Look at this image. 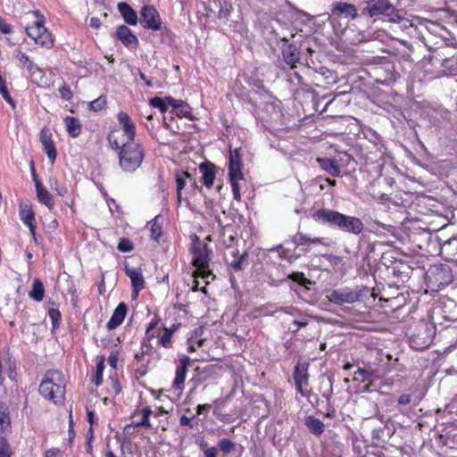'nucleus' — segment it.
I'll return each mask as SVG.
<instances>
[{
    "instance_id": "f257e3e1",
    "label": "nucleus",
    "mask_w": 457,
    "mask_h": 457,
    "mask_svg": "<svg viewBox=\"0 0 457 457\" xmlns=\"http://www.w3.org/2000/svg\"><path fill=\"white\" fill-rule=\"evenodd\" d=\"M120 132L112 130L107 140L112 149L119 150V163L126 172L137 170L145 158V151L139 141H125L119 139Z\"/></svg>"
},
{
    "instance_id": "f03ea898",
    "label": "nucleus",
    "mask_w": 457,
    "mask_h": 457,
    "mask_svg": "<svg viewBox=\"0 0 457 457\" xmlns=\"http://www.w3.org/2000/svg\"><path fill=\"white\" fill-rule=\"evenodd\" d=\"M312 218L319 223L337 228L347 234L360 235L364 229V224L360 218L330 209H319L313 212Z\"/></svg>"
},
{
    "instance_id": "7ed1b4c3",
    "label": "nucleus",
    "mask_w": 457,
    "mask_h": 457,
    "mask_svg": "<svg viewBox=\"0 0 457 457\" xmlns=\"http://www.w3.org/2000/svg\"><path fill=\"white\" fill-rule=\"evenodd\" d=\"M39 394L54 403H62L65 394V380L59 370H49L39 386Z\"/></svg>"
},
{
    "instance_id": "20e7f679",
    "label": "nucleus",
    "mask_w": 457,
    "mask_h": 457,
    "mask_svg": "<svg viewBox=\"0 0 457 457\" xmlns=\"http://www.w3.org/2000/svg\"><path fill=\"white\" fill-rule=\"evenodd\" d=\"M35 17L33 24L26 26L27 35L34 41V43L41 47L50 49L54 46V38L52 34L45 27L46 19L38 10L33 11Z\"/></svg>"
},
{
    "instance_id": "39448f33",
    "label": "nucleus",
    "mask_w": 457,
    "mask_h": 457,
    "mask_svg": "<svg viewBox=\"0 0 457 457\" xmlns=\"http://www.w3.org/2000/svg\"><path fill=\"white\" fill-rule=\"evenodd\" d=\"M192 253L193 264L196 267V270L194 273L195 277L208 278L210 276H212V273L209 269L212 250L208 245L197 240L193 245Z\"/></svg>"
},
{
    "instance_id": "423d86ee",
    "label": "nucleus",
    "mask_w": 457,
    "mask_h": 457,
    "mask_svg": "<svg viewBox=\"0 0 457 457\" xmlns=\"http://www.w3.org/2000/svg\"><path fill=\"white\" fill-rule=\"evenodd\" d=\"M364 12L370 17L383 15L392 22H400L403 20L398 10L389 0H370L367 3Z\"/></svg>"
},
{
    "instance_id": "0eeeda50",
    "label": "nucleus",
    "mask_w": 457,
    "mask_h": 457,
    "mask_svg": "<svg viewBox=\"0 0 457 457\" xmlns=\"http://www.w3.org/2000/svg\"><path fill=\"white\" fill-rule=\"evenodd\" d=\"M327 298L335 304L343 305L358 302L360 300V294L356 289L341 287L330 290L327 295Z\"/></svg>"
},
{
    "instance_id": "6e6552de",
    "label": "nucleus",
    "mask_w": 457,
    "mask_h": 457,
    "mask_svg": "<svg viewBox=\"0 0 457 457\" xmlns=\"http://www.w3.org/2000/svg\"><path fill=\"white\" fill-rule=\"evenodd\" d=\"M293 378L296 390L302 396L308 397L311 394L309 386L308 364L297 363L295 366Z\"/></svg>"
},
{
    "instance_id": "1a4fd4ad",
    "label": "nucleus",
    "mask_w": 457,
    "mask_h": 457,
    "mask_svg": "<svg viewBox=\"0 0 457 457\" xmlns=\"http://www.w3.org/2000/svg\"><path fill=\"white\" fill-rule=\"evenodd\" d=\"M140 22L145 29L160 30L162 20L157 10L150 5H145L140 11Z\"/></svg>"
},
{
    "instance_id": "9d476101",
    "label": "nucleus",
    "mask_w": 457,
    "mask_h": 457,
    "mask_svg": "<svg viewBox=\"0 0 457 457\" xmlns=\"http://www.w3.org/2000/svg\"><path fill=\"white\" fill-rule=\"evenodd\" d=\"M118 121L122 129V132L119 134L120 140L138 141L136 139V125L127 112H120L118 113Z\"/></svg>"
},
{
    "instance_id": "9b49d317",
    "label": "nucleus",
    "mask_w": 457,
    "mask_h": 457,
    "mask_svg": "<svg viewBox=\"0 0 457 457\" xmlns=\"http://www.w3.org/2000/svg\"><path fill=\"white\" fill-rule=\"evenodd\" d=\"M332 15L337 18H350L355 20L358 17V10L354 4L345 2H335L330 5Z\"/></svg>"
},
{
    "instance_id": "f8f14e48",
    "label": "nucleus",
    "mask_w": 457,
    "mask_h": 457,
    "mask_svg": "<svg viewBox=\"0 0 457 457\" xmlns=\"http://www.w3.org/2000/svg\"><path fill=\"white\" fill-rule=\"evenodd\" d=\"M241 168L239 152L237 149H236L234 152H230L229 155L228 177L230 183H239V181L243 179Z\"/></svg>"
},
{
    "instance_id": "ddd939ff",
    "label": "nucleus",
    "mask_w": 457,
    "mask_h": 457,
    "mask_svg": "<svg viewBox=\"0 0 457 457\" xmlns=\"http://www.w3.org/2000/svg\"><path fill=\"white\" fill-rule=\"evenodd\" d=\"M125 273L131 280L133 295L134 297H137L139 291L142 290L145 286L142 269L125 265Z\"/></svg>"
},
{
    "instance_id": "4468645a",
    "label": "nucleus",
    "mask_w": 457,
    "mask_h": 457,
    "mask_svg": "<svg viewBox=\"0 0 457 457\" xmlns=\"http://www.w3.org/2000/svg\"><path fill=\"white\" fill-rule=\"evenodd\" d=\"M39 139L48 159L51 161L52 163H54V162L56 159L57 153L54 141L52 139V133L48 128L45 127L41 129L39 134Z\"/></svg>"
},
{
    "instance_id": "2eb2a0df",
    "label": "nucleus",
    "mask_w": 457,
    "mask_h": 457,
    "mask_svg": "<svg viewBox=\"0 0 457 457\" xmlns=\"http://www.w3.org/2000/svg\"><path fill=\"white\" fill-rule=\"evenodd\" d=\"M282 41L284 42L282 45V55L284 61L291 69H295L296 67L295 64L298 62L300 58V52L295 46L288 44L286 38H283Z\"/></svg>"
},
{
    "instance_id": "dca6fc26",
    "label": "nucleus",
    "mask_w": 457,
    "mask_h": 457,
    "mask_svg": "<svg viewBox=\"0 0 457 457\" xmlns=\"http://www.w3.org/2000/svg\"><path fill=\"white\" fill-rule=\"evenodd\" d=\"M190 358L184 355L179 360V366L176 370V377L173 381V386L177 389H182L184 386L187 368L190 364Z\"/></svg>"
},
{
    "instance_id": "f3484780",
    "label": "nucleus",
    "mask_w": 457,
    "mask_h": 457,
    "mask_svg": "<svg viewBox=\"0 0 457 457\" xmlns=\"http://www.w3.org/2000/svg\"><path fill=\"white\" fill-rule=\"evenodd\" d=\"M116 36L117 38L127 47L137 46L138 45L137 36L125 25L118 27Z\"/></svg>"
},
{
    "instance_id": "a211bd4d",
    "label": "nucleus",
    "mask_w": 457,
    "mask_h": 457,
    "mask_svg": "<svg viewBox=\"0 0 457 457\" xmlns=\"http://www.w3.org/2000/svg\"><path fill=\"white\" fill-rule=\"evenodd\" d=\"M127 305L125 303H120L114 310L111 319L107 322V328L113 330L119 327L124 320L127 313Z\"/></svg>"
},
{
    "instance_id": "6ab92c4d",
    "label": "nucleus",
    "mask_w": 457,
    "mask_h": 457,
    "mask_svg": "<svg viewBox=\"0 0 457 457\" xmlns=\"http://www.w3.org/2000/svg\"><path fill=\"white\" fill-rule=\"evenodd\" d=\"M33 178L35 180L36 193L38 201L52 211L54 207V203L51 194L44 187L43 184L36 179L35 175H33Z\"/></svg>"
},
{
    "instance_id": "aec40b11",
    "label": "nucleus",
    "mask_w": 457,
    "mask_h": 457,
    "mask_svg": "<svg viewBox=\"0 0 457 457\" xmlns=\"http://www.w3.org/2000/svg\"><path fill=\"white\" fill-rule=\"evenodd\" d=\"M316 161L320 164V168L330 176H340V167L336 160L327 157H319Z\"/></svg>"
},
{
    "instance_id": "412c9836",
    "label": "nucleus",
    "mask_w": 457,
    "mask_h": 457,
    "mask_svg": "<svg viewBox=\"0 0 457 457\" xmlns=\"http://www.w3.org/2000/svg\"><path fill=\"white\" fill-rule=\"evenodd\" d=\"M118 10L126 23L129 25H137L138 21L137 14L129 4L125 2L119 3Z\"/></svg>"
},
{
    "instance_id": "4be33fe9",
    "label": "nucleus",
    "mask_w": 457,
    "mask_h": 457,
    "mask_svg": "<svg viewBox=\"0 0 457 457\" xmlns=\"http://www.w3.org/2000/svg\"><path fill=\"white\" fill-rule=\"evenodd\" d=\"M199 170L203 176V182L204 186L210 188L215 179V166L210 162H203L199 166Z\"/></svg>"
},
{
    "instance_id": "5701e85b",
    "label": "nucleus",
    "mask_w": 457,
    "mask_h": 457,
    "mask_svg": "<svg viewBox=\"0 0 457 457\" xmlns=\"http://www.w3.org/2000/svg\"><path fill=\"white\" fill-rule=\"evenodd\" d=\"M376 81L382 85H387L395 80V75L393 71L392 65L388 64L383 69L382 67L376 69Z\"/></svg>"
},
{
    "instance_id": "b1692460",
    "label": "nucleus",
    "mask_w": 457,
    "mask_h": 457,
    "mask_svg": "<svg viewBox=\"0 0 457 457\" xmlns=\"http://www.w3.org/2000/svg\"><path fill=\"white\" fill-rule=\"evenodd\" d=\"M21 220L23 221L25 225H27L29 228L30 233L35 236L36 234V227L34 225L35 221V214L30 206H24L20 211Z\"/></svg>"
},
{
    "instance_id": "393cba45",
    "label": "nucleus",
    "mask_w": 457,
    "mask_h": 457,
    "mask_svg": "<svg viewBox=\"0 0 457 457\" xmlns=\"http://www.w3.org/2000/svg\"><path fill=\"white\" fill-rule=\"evenodd\" d=\"M64 123L66 126V130L71 137L75 138L80 134L81 125L78 119L75 117L67 116L64 118Z\"/></svg>"
},
{
    "instance_id": "a878e982",
    "label": "nucleus",
    "mask_w": 457,
    "mask_h": 457,
    "mask_svg": "<svg viewBox=\"0 0 457 457\" xmlns=\"http://www.w3.org/2000/svg\"><path fill=\"white\" fill-rule=\"evenodd\" d=\"M179 326L173 325L171 328H165L161 335H158V344L164 348H170L172 345L173 333L178 329Z\"/></svg>"
},
{
    "instance_id": "bb28decb",
    "label": "nucleus",
    "mask_w": 457,
    "mask_h": 457,
    "mask_svg": "<svg viewBox=\"0 0 457 457\" xmlns=\"http://www.w3.org/2000/svg\"><path fill=\"white\" fill-rule=\"evenodd\" d=\"M305 426L314 435L319 436L324 432V423L314 416L306 417Z\"/></svg>"
},
{
    "instance_id": "cd10ccee",
    "label": "nucleus",
    "mask_w": 457,
    "mask_h": 457,
    "mask_svg": "<svg viewBox=\"0 0 457 457\" xmlns=\"http://www.w3.org/2000/svg\"><path fill=\"white\" fill-rule=\"evenodd\" d=\"M141 413H142V417L140 418V420H134L130 425L126 427V429H129L130 427H135V428H138V427L150 428L151 427L149 417L153 413L152 408L150 406H146V407L143 408V410L141 411Z\"/></svg>"
},
{
    "instance_id": "c85d7f7f",
    "label": "nucleus",
    "mask_w": 457,
    "mask_h": 457,
    "mask_svg": "<svg viewBox=\"0 0 457 457\" xmlns=\"http://www.w3.org/2000/svg\"><path fill=\"white\" fill-rule=\"evenodd\" d=\"M30 298L41 302L45 295V288L39 278H34L32 290L29 293Z\"/></svg>"
},
{
    "instance_id": "c756f323",
    "label": "nucleus",
    "mask_w": 457,
    "mask_h": 457,
    "mask_svg": "<svg viewBox=\"0 0 457 457\" xmlns=\"http://www.w3.org/2000/svg\"><path fill=\"white\" fill-rule=\"evenodd\" d=\"M16 58L19 60L22 66L26 67L27 70L32 75L36 72V71L41 72V70L36 64L33 63V62L29 59V57L26 54H24L21 51H18L16 54Z\"/></svg>"
},
{
    "instance_id": "7c9ffc66",
    "label": "nucleus",
    "mask_w": 457,
    "mask_h": 457,
    "mask_svg": "<svg viewBox=\"0 0 457 457\" xmlns=\"http://www.w3.org/2000/svg\"><path fill=\"white\" fill-rule=\"evenodd\" d=\"M11 420L8 413L7 406L0 402V434L9 429Z\"/></svg>"
},
{
    "instance_id": "2f4dec72",
    "label": "nucleus",
    "mask_w": 457,
    "mask_h": 457,
    "mask_svg": "<svg viewBox=\"0 0 457 457\" xmlns=\"http://www.w3.org/2000/svg\"><path fill=\"white\" fill-rule=\"evenodd\" d=\"M189 176L190 175L187 171H182L176 174L177 196L179 204L181 202L182 189L186 185V179L188 178Z\"/></svg>"
},
{
    "instance_id": "473e14b6",
    "label": "nucleus",
    "mask_w": 457,
    "mask_h": 457,
    "mask_svg": "<svg viewBox=\"0 0 457 457\" xmlns=\"http://www.w3.org/2000/svg\"><path fill=\"white\" fill-rule=\"evenodd\" d=\"M376 376V370L370 368H358V370L355 372L354 380L359 379V377L361 378L362 381L369 380L372 377Z\"/></svg>"
},
{
    "instance_id": "72a5a7b5",
    "label": "nucleus",
    "mask_w": 457,
    "mask_h": 457,
    "mask_svg": "<svg viewBox=\"0 0 457 457\" xmlns=\"http://www.w3.org/2000/svg\"><path fill=\"white\" fill-rule=\"evenodd\" d=\"M158 219L159 217L157 216L151 221L150 228L151 237L156 241H158V239L162 236V226L159 223Z\"/></svg>"
},
{
    "instance_id": "f704fd0d",
    "label": "nucleus",
    "mask_w": 457,
    "mask_h": 457,
    "mask_svg": "<svg viewBox=\"0 0 457 457\" xmlns=\"http://www.w3.org/2000/svg\"><path fill=\"white\" fill-rule=\"evenodd\" d=\"M150 105L153 107L158 108L162 113L167 111L168 104L165 98H161L158 96L153 97L149 100Z\"/></svg>"
},
{
    "instance_id": "c9c22d12",
    "label": "nucleus",
    "mask_w": 457,
    "mask_h": 457,
    "mask_svg": "<svg viewBox=\"0 0 457 457\" xmlns=\"http://www.w3.org/2000/svg\"><path fill=\"white\" fill-rule=\"evenodd\" d=\"M289 279L297 282L300 286L307 287L308 285H311L312 282L308 278H306L303 272H294L287 276Z\"/></svg>"
},
{
    "instance_id": "e433bc0d",
    "label": "nucleus",
    "mask_w": 457,
    "mask_h": 457,
    "mask_svg": "<svg viewBox=\"0 0 457 457\" xmlns=\"http://www.w3.org/2000/svg\"><path fill=\"white\" fill-rule=\"evenodd\" d=\"M105 104H106V98L104 96H99L98 98L91 101L88 104V107L92 111L98 112V111L104 109Z\"/></svg>"
},
{
    "instance_id": "4c0bfd02",
    "label": "nucleus",
    "mask_w": 457,
    "mask_h": 457,
    "mask_svg": "<svg viewBox=\"0 0 457 457\" xmlns=\"http://www.w3.org/2000/svg\"><path fill=\"white\" fill-rule=\"evenodd\" d=\"M11 446L4 437H0V457L12 456Z\"/></svg>"
},
{
    "instance_id": "58836bf2",
    "label": "nucleus",
    "mask_w": 457,
    "mask_h": 457,
    "mask_svg": "<svg viewBox=\"0 0 457 457\" xmlns=\"http://www.w3.org/2000/svg\"><path fill=\"white\" fill-rule=\"evenodd\" d=\"M117 249L121 253H129L133 250V244L127 238H120Z\"/></svg>"
},
{
    "instance_id": "ea45409f",
    "label": "nucleus",
    "mask_w": 457,
    "mask_h": 457,
    "mask_svg": "<svg viewBox=\"0 0 457 457\" xmlns=\"http://www.w3.org/2000/svg\"><path fill=\"white\" fill-rule=\"evenodd\" d=\"M246 253H244L238 258H235L231 262L230 266L236 271L242 270L244 269V262L245 261Z\"/></svg>"
},
{
    "instance_id": "a19ab883",
    "label": "nucleus",
    "mask_w": 457,
    "mask_h": 457,
    "mask_svg": "<svg viewBox=\"0 0 457 457\" xmlns=\"http://www.w3.org/2000/svg\"><path fill=\"white\" fill-rule=\"evenodd\" d=\"M104 368V362L103 361H100L99 363H97V365H96V374H95L94 378H93V381H94L96 386L101 385V383L103 381Z\"/></svg>"
},
{
    "instance_id": "79ce46f5",
    "label": "nucleus",
    "mask_w": 457,
    "mask_h": 457,
    "mask_svg": "<svg viewBox=\"0 0 457 457\" xmlns=\"http://www.w3.org/2000/svg\"><path fill=\"white\" fill-rule=\"evenodd\" d=\"M219 445L220 449L225 453H230L235 447L234 443L227 438L220 440Z\"/></svg>"
},
{
    "instance_id": "37998d69",
    "label": "nucleus",
    "mask_w": 457,
    "mask_h": 457,
    "mask_svg": "<svg viewBox=\"0 0 457 457\" xmlns=\"http://www.w3.org/2000/svg\"><path fill=\"white\" fill-rule=\"evenodd\" d=\"M58 91H59L61 97L64 100L69 101L73 96V94H72L71 88L65 84L62 85V87H60Z\"/></svg>"
},
{
    "instance_id": "c03bdc74",
    "label": "nucleus",
    "mask_w": 457,
    "mask_h": 457,
    "mask_svg": "<svg viewBox=\"0 0 457 457\" xmlns=\"http://www.w3.org/2000/svg\"><path fill=\"white\" fill-rule=\"evenodd\" d=\"M204 339H199L195 340L192 337H190L187 340V350L189 352H195L196 350V347H202L204 345Z\"/></svg>"
},
{
    "instance_id": "a18cd8bd",
    "label": "nucleus",
    "mask_w": 457,
    "mask_h": 457,
    "mask_svg": "<svg viewBox=\"0 0 457 457\" xmlns=\"http://www.w3.org/2000/svg\"><path fill=\"white\" fill-rule=\"evenodd\" d=\"M200 447L204 451V457H217V449L215 447H208L206 443H202Z\"/></svg>"
},
{
    "instance_id": "49530a36",
    "label": "nucleus",
    "mask_w": 457,
    "mask_h": 457,
    "mask_svg": "<svg viewBox=\"0 0 457 457\" xmlns=\"http://www.w3.org/2000/svg\"><path fill=\"white\" fill-rule=\"evenodd\" d=\"M49 186L51 189L55 191L59 195H64L67 192L66 188H59L58 181L54 178H50Z\"/></svg>"
},
{
    "instance_id": "de8ad7c7",
    "label": "nucleus",
    "mask_w": 457,
    "mask_h": 457,
    "mask_svg": "<svg viewBox=\"0 0 457 457\" xmlns=\"http://www.w3.org/2000/svg\"><path fill=\"white\" fill-rule=\"evenodd\" d=\"M178 110L179 112L178 113V115H181L183 117H186V118H188L190 120H193V118L191 116V108L185 102L183 103V105H181L180 108H179Z\"/></svg>"
},
{
    "instance_id": "09e8293b",
    "label": "nucleus",
    "mask_w": 457,
    "mask_h": 457,
    "mask_svg": "<svg viewBox=\"0 0 457 457\" xmlns=\"http://www.w3.org/2000/svg\"><path fill=\"white\" fill-rule=\"evenodd\" d=\"M279 312H282L287 313L291 316H301L302 315L301 312L297 308L293 307V306L282 307L279 309Z\"/></svg>"
},
{
    "instance_id": "8fccbe9b",
    "label": "nucleus",
    "mask_w": 457,
    "mask_h": 457,
    "mask_svg": "<svg viewBox=\"0 0 457 457\" xmlns=\"http://www.w3.org/2000/svg\"><path fill=\"white\" fill-rule=\"evenodd\" d=\"M295 241L297 245H304L309 243H317L320 242V239H311L307 237L305 235L300 234L296 237Z\"/></svg>"
},
{
    "instance_id": "3c124183",
    "label": "nucleus",
    "mask_w": 457,
    "mask_h": 457,
    "mask_svg": "<svg viewBox=\"0 0 457 457\" xmlns=\"http://www.w3.org/2000/svg\"><path fill=\"white\" fill-rule=\"evenodd\" d=\"M0 31L5 35L10 34L12 31V26L2 17H0Z\"/></svg>"
},
{
    "instance_id": "603ef678",
    "label": "nucleus",
    "mask_w": 457,
    "mask_h": 457,
    "mask_svg": "<svg viewBox=\"0 0 457 457\" xmlns=\"http://www.w3.org/2000/svg\"><path fill=\"white\" fill-rule=\"evenodd\" d=\"M166 101H167L168 106L170 105L174 109L180 108V106L183 105V103H184V101L174 99L171 96H166Z\"/></svg>"
},
{
    "instance_id": "864d4df0",
    "label": "nucleus",
    "mask_w": 457,
    "mask_h": 457,
    "mask_svg": "<svg viewBox=\"0 0 457 457\" xmlns=\"http://www.w3.org/2000/svg\"><path fill=\"white\" fill-rule=\"evenodd\" d=\"M48 313H49V317L52 320L53 325L56 326V324L58 323V321L60 320V318H61L60 312L56 309H50Z\"/></svg>"
},
{
    "instance_id": "5fc2aeb1",
    "label": "nucleus",
    "mask_w": 457,
    "mask_h": 457,
    "mask_svg": "<svg viewBox=\"0 0 457 457\" xmlns=\"http://www.w3.org/2000/svg\"><path fill=\"white\" fill-rule=\"evenodd\" d=\"M230 185H231V187H232V193H233L234 199L236 201L239 202L241 200L239 183L233 182V183H230Z\"/></svg>"
},
{
    "instance_id": "6e6d98bb",
    "label": "nucleus",
    "mask_w": 457,
    "mask_h": 457,
    "mask_svg": "<svg viewBox=\"0 0 457 457\" xmlns=\"http://www.w3.org/2000/svg\"><path fill=\"white\" fill-rule=\"evenodd\" d=\"M156 325H157V321H154V320L148 324V327L146 329V336L150 339L156 337L155 332H154V328H155Z\"/></svg>"
},
{
    "instance_id": "4d7b16f0",
    "label": "nucleus",
    "mask_w": 457,
    "mask_h": 457,
    "mask_svg": "<svg viewBox=\"0 0 457 457\" xmlns=\"http://www.w3.org/2000/svg\"><path fill=\"white\" fill-rule=\"evenodd\" d=\"M195 418V416L189 418V417H187L186 415H182L179 419V424L180 426L182 427H189V428H193V425H192V420Z\"/></svg>"
},
{
    "instance_id": "13d9d810",
    "label": "nucleus",
    "mask_w": 457,
    "mask_h": 457,
    "mask_svg": "<svg viewBox=\"0 0 457 457\" xmlns=\"http://www.w3.org/2000/svg\"><path fill=\"white\" fill-rule=\"evenodd\" d=\"M411 396L408 394H403L398 398V403L402 405H407L411 403Z\"/></svg>"
},
{
    "instance_id": "bf43d9fd",
    "label": "nucleus",
    "mask_w": 457,
    "mask_h": 457,
    "mask_svg": "<svg viewBox=\"0 0 457 457\" xmlns=\"http://www.w3.org/2000/svg\"><path fill=\"white\" fill-rule=\"evenodd\" d=\"M2 96L4 98V100L11 104V106L14 109L15 108V103L13 99L11 97L10 94L8 93L7 88L4 91L0 92Z\"/></svg>"
},
{
    "instance_id": "052dcab7",
    "label": "nucleus",
    "mask_w": 457,
    "mask_h": 457,
    "mask_svg": "<svg viewBox=\"0 0 457 457\" xmlns=\"http://www.w3.org/2000/svg\"><path fill=\"white\" fill-rule=\"evenodd\" d=\"M373 228L375 229L383 228L384 230L390 232L393 227L391 225H386L380 221L376 220V221H374Z\"/></svg>"
},
{
    "instance_id": "680f3d73",
    "label": "nucleus",
    "mask_w": 457,
    "mask_h": 457,
    "mask_svg": "<svg viewBox=\"0 0 457 457\" xmlns=\"http://www.w3.org/2000/svg\"><path fill=\"white\" fill-rule=\"evenodd\" d=\"M62 453L60 450L56 448L50 449L46 451L45 457H61Z\"/></svg>"
},
{
    "instance_id": "e2e57ef3",
    "label": "nucleus",
    "mask_w": 457,
    "mask_h": 457,
    "mask_svg": "<svg viewBox=\"0 0 457 457\" xmlns=\"http://www.w3.org/2000/svg\"><path fill=\"white\" fill-rule=\"evenodd\" d=\"M211 409V404L209 403H204V404H199L197 407H196V414L197 415H200L202 414L204 411H209Z\"/></svg>"
},
{
    "instance_id": "0e129e2a",
    "label": "nucleus",
    "mask_w": 457,
    "mask_h": 457,
    "mask_svg": "<svg viewBox=\"0 0 457 457\" xmlns=\"http://www.w3.org/2000/svg\"><path fill=\"white\" fill-rule=\"evenodd\" d=\"M90 26L96 29H100L101 27V21L98 18L96 17H92L90 19Z\"/></svg>"
},
{
    "instance_id": "69168bd1",
    "label": "nucleus",
    "mask_w": 457,
    "mask_h": 457,
    "mask_svg": "<svg viewBox=\"0 0 457 457\" xmlns=\"http://www.w3.org/2000/svg\"><path fill=\"white\" fill-rule=\"evenodd\" d=\"M293 324L299 327V328H304L308 325V321L305 319L302 320H295L293 321Z\"/></svg>"
},
{
    "instance_id": "338daca9",
    "label": "nucleus",
    "mask_w": 457,
    "mask_h": 457,
    "mask_svg": "<svg viewBox=\"0 0 457 457\" xmlns=\"http://www.w3.org/2000/svg\"><path fill=\"white\" fill-rule=\"evenodd\" d=\"M145 351H142L141 353H138L135 355V358L137 360L138 362H142L144 364L145 362Z\"/></svg>"
},
{
    "instance_id": "774afa93",
    "label": "nucleus",
    "mask_w": 457,
    "mask_h": 457,
    "mask_svg": "<svg viewBox=\"0 0 457 457\" xmlns=\"http://www.w3.org/2000/svg\"><path fill=\"white\" fill-rule=\"evenodd\" d=\"M142 351H145V354L148 355V354H150V353L152 351V347L149 345H143Z\"/></svg>"
}]
</instances>
